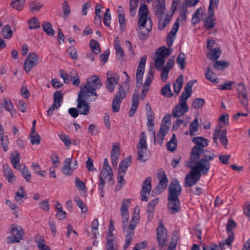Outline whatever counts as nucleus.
Wrapping results in <instances>:
<instances>
[{"instance_id": "nucleus-1", "label": "nucleus", "mask_w": 250, "mask_h": 250, "mask_svg": "<svg viewBox=\"0 0 250 250\" xmlns=\"http://www.w3.org/2000/svg\"><path fill=\"white\" fill-rule=\"evenodd\" d=\"M181 191L182 188L179 181L177 179H173L168 188L167 205L169 213L175 214L180 210V202L178 197Z\"/></svg>"}, {"instance_id": "nucleus-2", "label": "nucleus", "mask_w": 250, "mask_h": 250, "mask_svg": "<svg viewBox=\"0 0 250 250\" xmlns=\"http://www.w3.org/2000/svg\"><path fill=\"white\" fill-rule=\"evenodd\" d=\"M214 156L209 150L193 147L191 151L190 164H197L204 169L205 173H208L210 168L209 162L213 160Z\"/></svg>"}, {"instance_id": "nucleus-3", "label": "nucleus", "mask_w": 250, "mask_h": 250, "mask_svg": "<svg viewBox=\"0 0 250 250\" xmlns=\"http://www.w3.org/2000/svg\"><path fill=\"white\" fill-rule=\"evenodd\" d=\"M102 85V82L97 75H94L87 79L86 84H82L80 86V92L85 95H88L89 97L94 96L91 98V101H95L97 99L96 90L100 88Z\"/></svg>"}, {"instance_id": "nucleus-4", "label": "nucleus", "mask_w": 250, "mask_h": 250, "mask_svg": "<svg viewBox=\"0 0 250 250\" xmlns=\"http://www.w3.org/2000/svg\"><path fill=\"white\" fill-rule=\"evenodd\" d=\"M186 165L191 168V170L188 174H187L185 178V187L191 188L195 185L200 180L201 173L204 175L207 174L203 168L195 163L190 164V160L187 162Z\"/></svg>"}, {"instance_id": "nucleus-5", "label": "nucleus", "mask_w": 250, "mask_h": 250, "mask_svg": "<svg viewBox=\"0 0 250 250\" xmlns=\"http://www.w3.org/2000/svg\"><path fill=\"white\" fill-rule=\"evenodd\" d=\"M136 210L137 209L135 208L134 213L130 222V224L126 230L125 244L124 246V250L127 249L130 245L134 236V230L139 221L140 217L139 210L138 209L137 212H136Z\"/></svg>"}, {"instance_id": "nucleus-6", "label": "nucleus", "mask_w": 250, "mask_h": 250, "mask_svg": "<svg viewBox=\"0 0 250 250\" xmlns=\"http://www.w3.org/2000/svg\"><path fill=\"white\" fill-rule=\"evenodd\" d=\"M146 140V133L143 131L140 134L139 145L137 147V160L141 163L145 162L148 159L147 153L148 149Z\"/></svg>"}, {"instance_id": "nucleus-7", "label": "nucleus", "mask_w": 250, "mask_h": 250, "mask_svg": "<svg viewBox=\"0 0 250 250\" xmlns=\"http://www.w3.org/2000/svg\"><path fill=\"white\" fill-rule=\"evenodd\" d=\"M189 97L182 94L179 104H177L172 110V114L173 117L178 118L184 115L188 110V107L187 104V100Z\"/></svg>"}, {"instance_id": "nucleus-8", "label": "nucleus", "mask_w": 250, "mask_h": 250, "mask_svg": "<svg viewBox=\"0 0 250 250\" xmlns=\"http://www.w3.org/2000/svg\"><path fill=\"white\" fill-rule=\"evenodd\" d=\"M88 95H85L79 92L77 98V108L80 114L87 115L89 112L90 107L88 103L85 100L91 101L89 99Z\"/></svg>"}, {"instance_id": "nucleus-9", "label": "nucleus", "mask_w": 250, "mask_h": 250, "mask_svg": "<svg viewBox=\"0 0 250 250\" xmlns=\"http://www.w3.org/2000/svg\"><path fill=\"white\" fill-rule=\"evenodd\" d=\"M126 93L124 87L120 85L118 92L115 95L112 103V109L113 112H117L120 110V104L126 97Z\"/></svg>"}, {"instance_id": "nucleus-10", "label": "nucleus", "mask_w": 250, "mask_h": 250, "mask_svg": "<svg viewBox=\"0 0 250 250\" xmlns=\"http://www.w3.org/2000/svg\"><path fill=\"white\" fill-rule=\"evenodd\" d=\"M106 75L107 81L105 83V87L109 92L112 93L118 83L120 77L118 74L110 72H108Z\"/></svg>"}, {"instance_id": "nucleus-11", "label": "nucleus", "mask_w": 250, "mask_h": 250, "mask_svg": "<svg viewBox=\"0 0 250 250\" xmlns=\"http://www.w3.org/2000/svg\"><path fill=\"white\" fill-rule=\"evenodd\" d=\"M157 177L159 180V183L156 188L152 191V193L154 196L163 192L167 188L168 184V180L164 172L162 174H158Z\"/></svg>"}, {"instance_id": "nucleus-12", "label": "nucleus", "mask_w": 250, "mask_h": 250, "mask_svg": "<svg viewBox=\"0 0 250 250\" xmlns=\"http://www.w3.org/2000/svg\"><path fill=\"white\" fill-rule=\"evenodd\" d=\"M12 236L7 237L8 243H19L22 239L24 230L21 227H13L11 230Z\"/></svg>"}, {"instance_id": "nucleus-13", "label": "nucleus", "mask_w": 250, "mask_h": 250, "mask_svg": "<svg viewBox=\"0 0 250 250\" xmlns=\"http://www.w3.org/2000/svg\"><path fill=\"white\" fill-rule=\"evenodd\" d=\"M237 91L238 98L244 108L247 109L248 106V99L247 98V89L242 83H238Z\"/></svg>"}, {"instance_id": "nucleus-14", "label": "nucleus", "mask_w": 250, "mask_h": 250, "mask_svg": "<svg viewBox=\"0 0 250 250\" xmlns=\"http://www.w3.org/2000/svg\"><path fill=\"white\" fill-rule=\"evenodd\" d=\"M146 59L147 56L146 55L141 58L137 69L136 84L138 87H139L142 84Z\"/></svg>"}, {"instance_id": "nucleus-15", "label": "nucleus", "mask_w": 250, "mask_h": 250, "mask_svg": "<svg viewBox=\"0 0 250 250\" xmlns=\"http://www.w3.org/2000/svg\"><path fill=\"white\" fill-rule=\"evenodd\" d=\"M39 60L38 56L35 53H30L24 63V69L26 72H29L37 63Z\"/></svg>"}, {"instance_id": "nucleus-16", "label": "nucleus", "mask_w": 250, "mask_h": 250, "mask_svg": "<svg viewBox=\"0 0 250 250\" xmlns=\"http://www.w3.org/2000/svg\"><path fill=\"white\" fill-rule=\"evenodd\" d=\"M157 239L160 247H163L166 245L167 239V229L162 222L160 223V226L157 229Z\"/></svg>"}, {"instance_id": "nucleus-17", "label": "nucleus", "mask_w": 250, "mask_h": 250, "mask_svg": "<svg viewBox=\"0 0 250 250\" xmlns=\"http://www.w3.org/2000/svg\"><path fill=\"white\" fill-rule=\"evenodd\" d=\"M151 178L150 177H147L144 181L142 185V189L141 190V200L144 201H147L148 198L146 194H149L151 188Z\"/></svg>"}, {"instance_id": "nucleus-18", "label": "nucleus", "mask_w": 250, "mask_h": 250, "mask_svg": "<svg viewBox=\"0 0 250 250\" xmlns=\"http://www.w3.org/2000/svg\"><path fill=\"white\" fill-rule=\"evenodd\" d=\"M72 163L71 158H68L65 160L64 165L62 167V171L65 175H72L74 170L77 168V161L75 160V164L71 165Z\"/></svg>"}, {"instance_id": "nucleus-19", "label": "nucleus", "mask_w": 250, "mask_h": 250, "mask_svg": "<svg viewBox=\"0 0 250 250\" xmlns=\"http://www.w3.org/2000/svg\"><path fill=\"white\" fill-rule=\"evenodd\" d=\"M166 11L165 0H158L154 9L155 15L158 18H162Z\"/></svg>"}, {"instance_id": "nucleus-20", "label": "nucleus", "mask_w": 250, "mask_h": 250, "mask_svg": "<svg viewBox=\"0 0 250 250\" xmlns=\"http://www.w3.org/2000/svg\"><path fill=\"white\" fill-rule=\"evenodd\" d=\"M139 92L135 90L132 97V104L129 112V116L132 117L134 115L139 104Z\"/></svg>"}, {"instance_id": "nucleus-21", "label": "nucleus", "mask_w": 250, "mask_h": 250, "mask_svg": "<svg viewBox=\"0 0 250 250\" xmlns=\"http://www.w3.org/2000/svg\"><path fill=\"white\" fill-rule=\"evenodd\" d=\"M169 127V126H167V125L164 123L161 124L159 132L157 134V142L160 146H162L163 144L165 137L168 131Z\"/></svg>"}, {"instance_id": "nucleus-22", "label": "nucleus", "mask_w": 250, "mask_h": 250, "mask_svg": "<svg viewBox=\"0 0 250 250\" xmlns=\"http://www.w3.org/2000/svg\"><path fill=\"white\" fill-rule=\"evenodd\" d=\"M100 177L102 178L107 179L108 183L111 186L113 185V182L112 181L113 172L111 168H109V169H108V168H103L100 172Z\"/></svg>"}, {"instance_id": "nucleus-23", "label": "nucleus", "mask_w": 250, "mask_h": 250, "mask_svg": "<svg viewBox=\"0 0 250 250\" xmlns=\"http://www.w3.org/2000/svg\"><path fill=\"white\" fill-rule=\"evenodd\" d=\"M192 142L196 145L194 147L200 148L201 149H204L205 147L208 146V140L202 137H194Z\"/></svg>"}, {"instance_id": "nucleus-24", "label": "nucleus", "mask_w": 250, "mask_h": 250, "mask_svg": "<svg viewBox=\"0 0 250 250\" xmlns=\"http://www.w3.org/2000/svg\"><path fill=\"white\" fill-rule=\"evenodd\" d=\"M3 173L4 176L9 183H11L15 180V177L12 173L11 169L7 164L3 166Z\"/></svg>"}, {"instance_id": "nucleus-25", "label": "nucleus", "mask_w": 250, "mask_h": 250, "mask_svg": "<svg viewBox=\"0 0 250 250\" xmlns=\"http://www.w3.org/2000/svg\"><path fill=\"white\" fill-rule=\"evenodd\" d=\"M15 200L18 203H22L23 199H27L26 193L22 187H20L18 191L16 193Z\"/></svg>"}, {"instance_id": "nucleus-26", "label": "nucleus", "mask_w": 250, "mask_h": 250, "mask_svg": "<svg viewBox=\"0 0 250 250\" xmlns=\"http://www.w3.org/2000/svg\"><path fill=\"white\" fill-rule=\"evenodd\" d=\"M131 163V156L124 159L119 165V172L125 174L128 167Z\"/></svg>"}, {"instance_id": "nucleus-27", "label": "nucleus", "mask_w": 250, "mask_h": 250, "mask_svg": "<svg viewBox=\"0 0 250 250\" xmlns=\"http://www.w3.org/2000/svg\"><path fill=\"white\" fill-rule=\"evenodd\" d=\"M221 52V50L219 47L210 49H209L208 54H207V57L210 60H217L219 58Z\"/></svg>"}, {"instance_id": "nucleus-28", "label": "nucleus", "mask_w": 250, "mask_h": 250, "mask_svg": "<svg viewBox=\"0 0 250 250\" xmlns=\"http://www.w3.org/2000/svg\"><path fill=\"white\" fill-rule=\"evenodd\" d=\"M156 53L157 56L160 57H164V59H165L166 58L168 57L171 54V51L169 48L163 46L158 49Z\"/></svg>"}, {"instance_id": "nucleus-29", "label": "nucleus", "mask_w": 250, "mask_h": 250, "mask_svg": "<svg viewBox=\"0 0 250 250\" xmlns=\"http://www.w3.org/2000/svg\"><path fill=\"white\" fill-rule=\"evenodd\" d=\"M148 23L149 25L146 28V31H143L142 29L140 30L141 31L138 32V36L141 40H143L146 39L148 33L152 29V21L150 18L148 19Z\"/></svg>"}, {"instance_id": "nucleus-30", "label": "nucleus", "mask_w": 250, "mask_h": 250, "mask_svg": "<svg viewBox=\"0 0 250 250\" xmlns=\"http://www.w3.org/2000/svg\"><path fill=\"white\" fill-rule=\"evenodd\" d=\"M183 83V77L180 75L173 83L174 91L177 94H179L182 87Z\"/></svg>"}, {"instance_id": "nucleus-31", "label": "nucleus", "mask_w": 250, "mask_h": 250, "mask_svg": "<svg viewBox=\"0 0 250 250\" xmlns=\"http://www.w3.org/2000/svg\"><path fill=\"white\" fill-rule=\"evenodd\" d=\"M197 81L196 80H193L188 82L186 83L184 91L182 92V94H184V95L187 96L188 97H190L192 93V87L193 85Z\"/></svg>"}, {"instance_id": "nucleus-32", "label": "nucleus", "mask_w": 250, "mask_h": 250, "mask_svg": "<svg viewBox=\"0 0 250 250\" xmlns=\"http://www.w3.org/2000/svg\"><path fill=\"white\" fill-rule=\"evenodd\" d=\"M171 17L168 15H167L164 21L162 18H159L158 28L161 30H163L166 26L169 24L170 21Z\"/></svg>"}, {"instance_id": "nucleus-33", "label": "nucleus", "mask_w": 250, "mask_h": 250, "mask_svg": "<svg viewBox=\"0 0 250 250\" xmlns=\"http://www.w3.org/2000/svg\"><path fill=\"white\" fill-rule=\"evenodd\" d=\"M42 27L43 31L49 36H53L55 34V31L53 29L52 24L48 21H44Z\"/></svg>"}, {"instance_id": "nucleus-34", "label": "nucleus", "mask_w": 250, "mask_h": 250, "mask_svg": "<svg viewBox=\"0 0 250 250\" xmlns=\"http://www.w3.org/2000/svg\"><path fill=\"white\" fill-rule=\"evenodd\" d=\"M3 104L5 109L8 111L10 113L12 116L15 114L16 111L14 109L13 105L12 104V102L10 100L5 98L4 99Z\"/></svg>"}, {"instance_id": "nucleus-35", "label": "nucleus", "mask_w": 250, "mask_h": 250, "mask_svg": "<svg viewBox=\"0 0 250 250\" xmlns=\"http://www.w3.org/2000/svg\"><path fill=\"white\" fill-rule=\"evenodd\" d=\"M203 13V8L202 7L198 8L194 14L192 15L191 22L193 25H195L200 21L201 18L200 15Z\"/></svg>"}, {"instance_id": "nucleus-36", "label": "nucleus", "mask_w": 250, "mask_h": 250, "mask_svg": "<svg viewBox=\"0 0 250 250\" xmlns=\"http://www.w3.org/2000/svg\"><path fill=\"white\" fill-rule=\"evenodd\" d=\"M206 78L207 80L212 83H217V79L215 74L213 71L209 68L207 67V70L205 73Z\"/></svg>"}, {"instance_id": "nucleus-37", "label": "nucleus", "mask_w": 250, "mask_h": 250, "mask_svg": "<svg viewBox=\"0 0 250 250\" xmlns=\"http://www.w3.org/2000/svg\"><path fill=\"white\" fill-rule=\"evenodd\" d=\"M25 0H14L10 2L11 6L18 11L21 10L24 5Z\"/></svg>"}, {"instance_id": "nucleus-38", "label": "nucleus", "mask_w": 250, "mask_h": 250, "mask_svg": "<svg viewBox=\"0 0 250 250\" xmlns=\"http://www.w3.org/2000/svg\"><path fill=\"white\" fill-rule=\"evenodd\" d=\"M176 139L175 135L173 134L172 136L171 140L167 144V147L168 150L171 152L174 151L177 148Z\"/></svg>"}, {"instance_id": "nucleus-39", "label": "nucleus", "mask_w": 250, "mask_h": 250, "mask_svg": "<svg viewBox=\"0 0 250 250\" xmlns=\"http://www.w3.org/2000/svg\"><path fill=\"white\" fill-rule=\"evenodd\" d=\"M224 243H220L217 245L214 244H211L210 245H203V250H222L224 248Z\"/></svg>"}, {"instance_id": "nucleus-40", "label": "nucleus", "mask_w": 250, "mask_h": 250, "mask_svg": "<svg viewBox=\"0 0 250 250\" xmlns=\"http://www.w3.org/2000/svg\"><path fill=\"white\" fill-rule=\"evenodd\" d=\"M70 80L72 82V84L75 86H79L80 83V80L79 75L75 70L71 72Z\"/></svg>"}, {"instance_id": "nucleus-41", "label": "nucleus", "mask_w": 250, "mask_h": 250, "mask_svg": "<svg viewBox=\"0 0 250 250\" xmlns=\"http://www.w3.org/2000/svg\"><path fill=\"white\" fill-rule=\"evenodd\" d=\"M1 32L3 37L5 39L10 38L13 35L12 30L9 25H4L2 27Z\"/></svg>"}, {"instance_id": "nucleus-42", "label": "nucleus", "mask_w": 250, "mask_h": 250, "mask_svg": "<svg viewBox=\"0 0 250 250\" xmlns=\"http://www.w3.org/2000/svg\"><path fill=\"white\" fill-rule=\"evenodd\" d=\"M199 122L197 118L195 119L190 124L189 126V135H195L194 132L198 130Z\"/></svg>"}, {"instance_id": "nucleus-43", "label": "nucleus", "mask_w": 250, "mask_h": 250, "mask_svg": "<svg viewBox=\"0 0 250 250\" xmlns=\"http://www.w3.org/2000/svg\"><path fill=\"white\" fill-rule=\"evenodd\" d=\"M213 16H209L204 21V27L208 30L210 29L214 26V20L212 18Z\"/></svg>"}, {"instance_id": "nucleus-44", "label": "nucleus", "mask_w": 250, "mask_h": 250, "mask_svg": "<svg viewBox=\"0 0 250 250\" xmlns=\"http://www.w3.org/2000/svg\"><path fill=\"white\" fill-rule=\"evenodd\" d=\"M30 142L32 145H39L41 142L40 135L35 132L31 131L30 134Z\"/></svg>"}, {"instance_id": "nucleus-45", "label": "nucleus", "mask_w": 250, "mask_h": 250, "mask_svg": "<svg viewBox=\"0 0 250 250\" xmlns=\"http://www.w3.org/2000/svg\"><path fill=\"white\" fill-rule=\"evenodd\" d=\"M213 66L215 69L223 70L229 66V64L223 61H216Z\"/></svg>"}, {"instance_id": "nucleus-46", "label": "nucleus", "mask_w": 250, "mask_h": 250, "mask_svg": "<svg viewBox=\"0 0 250 250\" xmlns=\"http://www.w3.org/2000/svg\"><path fill=\"white\" fill-rule=\"evenodd\" d=\"M89 45L91 48V51H93L95 54H98L100 52V45L96 41L94 40H91Z\"/></svg>"}, {"instance_id": "nucleus-47", "label": "nucleus", "mask_w": 250, "mask_h": 250, "mask_svg": "<svg viewBox=\"0 0 250 250\" xmlns=\"http://www.w3.org/2000/svg\"><path fill=\"white\" fill-rule=\"evenodd\" d=\"M31 168L33 171L38 175L43 177L46 174V171L44 170H41V167L39 165L36 163L33 162L32 164Z\"/></svg>"}, {"instance_id": "nucleus-48", "label": "nucleus", "mask_w": 250, "mask_h": 250, "mask_svg": "<svg viewBox=\"0 0 250 250\" xmlns=\"http://www.w3.org/2000/svg\"><path fill=\"white\" fill-rule=\"evenodd\" d=\"M161 93L163 95L168 97H171L173 96V94L170 89V83H167L165 86L161 89Z\"/></svg>"}, {"instance_id": "nucleus-49", "label": "nucleus", "mask_w": 250, "mask_h": 250, "mask_svg": "<svg viewBox=\"0 0 250 250\" xmlns=\"http://www.w3.org/2000/svg\"><path fill=\"white\" fill-rule=\"evenodd\" d=\"M20 155L18 152H15V154L11 155V163L14 168H17L20 164Z\"/></svg>"}, {"instance_id": "nucleus-50", "label": "nucleus", "mask_w": 250, "mask_h": 250, "mask_svg": "<svg viewBox=\"0 0 250 250\" xmlns=\"http://www.w3.org/2000/svg\"><path fill=\"white\" fill-rule=\"evenodd\" d=\"M63 99V94L61 91H57L53 94L54 104L61 105Z\"/></svg>"}, {"instance_id": "nucleus-51", "label": "nucleus", "mask_w": 250, "mask_h": 250, "mask_svg": "<svg viewBox=\"0 0 250 250\" xmlns=\"http://www.w3.org/2000/svg\"><path fill=\"white\" fill-rule=\"evenodd\" d=\"M130 199H125L122 201L121 213L129 212L128 208L130 205Z\"/></svg>"}, {"instance_id": "nucleus-52", "label": "nucleus", "mask_w": 250, "mask_h": 250, "mask_svg": "<svg viewBox=\"0 0 250 250\" xmlns=\"http://www.w3.org/2000/svg\"><path fill=\"white\" fill-rule=\"evenodd\" d=\"M154 62L156 69L159 71L163 68V66L165 62V59H164V57H160L157 56L156 59L154 60Z\"/></svg>"}, {"instance_id": "nucleus-53", "label": "nucleus", "mask_w": 250, "mask_h": 250, "mask_svg": "<svg viewBox=\"0 0 250 250\" xmlns=\"http://www.w3.org/2000/svg\"><path fill=\"white\" fill-rule=\"evenodd\" d=\"M122 219V229L124 231H126L127 228H126L127 224L129 220V212L121 213Z\"/></svg>"}, {"instance_id": "nucleus-54", "label": "nucleus", "mask_w": 250, "mask_h": 250, "mask_svg": "<svg viewBox=\"0 0 250 250\" xmlns=\"http://www.w3.org/2000/svg\"><path fill=\"white\" fill-rule=\"evenodd\" d=\"M42 6V4L37 1H32L29 3V9L31 12L39 11Z\"/></svg>"}, {"instance_id": "nucleus-55", "label": "nucleus", "mask_w": 250, "mask_h": 250, "mask_svg": "<svg viewBox=\"0 0 250 250\" xmlns=\"http://www.w3.org/2000/svg\"><path fill=\"white\" fill-rule=\"evenodd\" d=\"M177 63L180 65L181 69H184L185 67L186 58L183 53H180L177 58Z\"/></svg>"}, {"instance_id": "nucleus-56", "label": "nucleus", "mask_w": 250, "mask_h": 250, "mask_svg": "<svg viewBox=\"0 0 250 250\" xmlns=\"http://www.w3.org/2000/svg\"><path fill=\"white\" fill-rule=\"evenodd\" d=\"M154 72L153 68L150 67L147 72L146 78L144 83V85L149 86L153 79Z\"/></svg>"}, {"instance_id": "nucleus-57", "label": "nucleus", "mask_w": 250, "mask_h": 250, "mask_svg": "<svg viewBox=\"0 0 250 250\" xmlns=\"http://www.w3.org/2000/svg\"><path fill=\"white\" fill-rule=\"evenodd\" d=\"M21 172L25 181L27 182H30L31 179V174L25 166H24L21 169Z\"/></svg>"}, {"instance_id": "nucleus-58", "label": "nucleus", "mask_w": 250, "mask_h": 250, "mask_svg": "<svg viewBox=\"0 0 250 250\" xmlns=\"http://www.w3.org/2000/svg\"><path fill=\"white\" fill-rule=\"evenodd\" d=\"M205 103V100L202 98H195L192 101V106L195 109L201 107Z\"/></svg>"}, {"instance_id": "nucleus-59", "label": "nucleus", "mask_w": 250, "mask_h": 250, "mask_svg": "<svg viewBox=\"0 0 250 250\" xmlns=\"http://www.w3.org/2000/svg\"><path fill=\"white\" fill-rule=\"evenodd\" d=\"M28 24L30 29H35L40 27V22L36 17L33 18L31 21H29Z\"/></svg>"}, {"instance_id": "nucleus-60", "label": "nucleus", "mask_w": 250, "mask_h": 250, "mask_svg": "<svg viewBox=\"0 0 250 250\" xmlns=\"http://www.w3.org/2000/svg\"><path fill=\"white\" fill-rule=\"evenodd\" d=\"M111 20V14L110 13V9L106 8L104 14L103 22L104 24L107 27L110 26V21Z\"/></svg>"}, {"instance_id": "nucleus-61", "label": "nucleus", "mask_w": 250, "mask_h": 250, "mask_svg": "<svg viewBox=\"0 0 250 250\" xmlns=\"http://www.w3.org/2000/svg\"><path fill=\"white\" fill-rule=\"evenodd\" d=\"M219 0H210L209 2L208 12L210 15L214 16V6L217 7Z\"/></svg>"}, {"instance_id": "nucleus-62", "label": "nucleus", "mask_w": 250, "mask_h": 250, "mask_svg": "<svg viewBox=\"0 0 250 250\" xmlns=\"http://www.w3.org/2000/svg\"><path fill=\"white\" fill-rule=\"evenodd\" d=\"M74 200L78 206L81 208L82 212L85 213L87 211V207L84 205L79 196L75 197Z\"/></svg>"}, {"instance_id": "nucleus-63", "label": "nucleus", "mask_w": 250, "mask_h": 250, "mask_svg": "<svg viewBox=\"0 0 250 250\" xmlns=\"http://www.w3.org/2000/svg\"><path fill=\"white\" fill-rule=\"evenodd\" d=\"M67 53L70 55L71 58L74 60H76L78 59L77 51L76 49L73 46L69 47L67 49Z\"/></svg>"}, {"instance_id": "nucleus-64", "label": "nucleus", "mask_w": 250, "mask_h": 250, "mask_svg": "<svg viewBox=\"0 0 250 250\" xmlns=\"http://www.w3.org/2000/svg\"><path fill=\"white\" fill-rule=\"evenodd\" d=\"M113 240H109L105 245L106 250H118V243H112Z\"/></svg>"}]
</instances>
